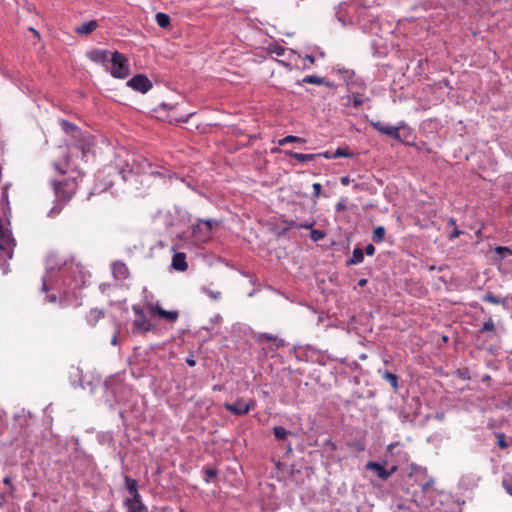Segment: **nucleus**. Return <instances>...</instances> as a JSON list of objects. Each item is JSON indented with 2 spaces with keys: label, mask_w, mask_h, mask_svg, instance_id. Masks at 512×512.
I'll return each instance as SVG.
<instances>
[{
  "label": "nucleus",
  "mask_w": 512,
  "mask_h": 512,
  "mask_svg": "<svg viewBox=\"0 0 512 512\" xmlns=\"http://www.w3.org/2000/svg\"><path fill=\"white\" fill-rule=\"evenodd\" d=\"M56 203L49 210L48 216L55 217L61 213L64 206L72 199L77 190V182L75 178H66L61 181H51Z\"/></svg>",
  "instance_id": "f257e3e1"
},
{
  "label": "nucleus",
  "mask_w": 512,
  "mask_h": 512,
  "mask_svg": "<svg viewBox=\"0 0 512 512\" xmlns=\"http://www.w3.org/2000/svg\"><path fill=\"white\" fill-rule=\"evenodd\" d=\"M110 73L114 78L125 79L130 74L129 63L127 58L120 52L111 53Z\"/></svg>",
  "instance_id": "f03ea898"
},
{
  "label": "nucleus",
  "mask_w": 512,
  "mask_h": 512,
  "mask_svg": "<svg viewBox=\"0 0 512 512\" xmlns=\"http://www.w3.org/2000/svg\"><path fill=\"white\" fill-rule=\"evenodd\" d=\"M254 406L253 400L245 401L242 398L237 399L234 403H224V408L227 411L238 416L247 414Z\"/></svg>",
  "instance_id": "7ed1b4c3"
},
{
  "label": "nucleus",
  "mask_w": 512,
  "mask_h": 512,
  "mask_svg": "<svg viewBox=\"0 0 512 512\" xmlns=\"http://www.w3.org/2000/svg\"><path fill=\"white\" fill-rule=\"evenodd\" d=\"M217 225L214 220H200L193 227V235L198 237L200 241H206L210 238L213 228Z\"/></svg>",
  "instance_id": "20e7f679"
},
{
  "label": "nucleus",
  "mask_w": 512,
  "mask_h": 512,
  "mask_svg": "<svg viewBox=\"0 0 512 512\" xmlns=\"http://www.w3.org/2000/svg\"><path fill=\"white\" fill-rule=\"evenodd\" d=\"M370 125L378 132L385 134L397 141H401L400 129L401 126H391L381 121H369Z\"/></svg>",
  "instance_id": "39448f33"
},
{
  "label": "nucleus",
  "mask_w": 512,
  "mask_h": 512,
  "mask_svg": "<svg viewBox=\"0 0 512 512\" xmlns=\"http://www.w3.org/2000/svg\"><path fill=\"white\" fill-rule=\"evenodd\" d=\"M127 85L134 89L135 91L146 93L152 88V83L148 79V77L144 74H138L134 77H132L128 82Z\"/></svg>",
  "instance_id": "423d86ee"
},
{
  "label": "nucleus",
  "mask_w": 512,
  "mask_h": 512,
  "mask_svg": "<svg viewBox=\"0 0 512 512\" xmlns=\"http://www.w3.org/2000/svg\"><path fill=\"white\" fill-rule=\"evenodd\" d=\"M148 309L152 314L164 318L169 322H175L179 317L178 311H167L163 309L159 304H150L148 305Z\"/></svg>",
  "instance_id": "0eeeda50"
},
{
  "label": "nucleus",
  "mask_w": 512,
  "mask_h": 512,
  "mask_svg": "<svg viewBox=\"0 0 512 512\" xmlns=\"http://www.w3.org/2000/svg\"><path fill=\"white\" fill-rule=\"evenodd\" d=\"M112 275L116 280H126L130 276L127 265L120 260L114 261L111 265Z\"/></svg>",
  "instance_id": "6e6552de"
},
{
  "label": "nucleus",
  "mask_w": 512,
  "mask_h": 512,
  "mask_svg": "<svg viewBox=\"0 0 512 512\" xmlns=\"http://www.w3.org/2000/svg\"><path fill=\"white\" fill-rule=\"evenodd\" d=\"M153 329V324L149 321L146 315L137 317L132 324V332L146 334Z\"/></svg>",
  "instance_id": "1a4fd4ad"
},
{
  "label": "nucleus",
  "mask_w": 512,
  "mask_h": 512,
  "mask_svg": "<svg viewBox=\"0 0 512 512\" xmlns=\"http://www.w3.org/2000/svg\"><path fill=\"white\" fill-rule=\"evenodd\" d=\"M366 468L368 470H373L381 480H387L397 470L396 466H393L390 470H387L377 462H369L366 465Z\"/></svg>",
  "instance_id": "9d476101"
},
{
  "label": "nucleus",
  "mask_w": 512,
  "mask_h": 512,
  "mask_svg": "<svg viewBox=\"0 0 512 512\" xmlns=\"http://www.w3.org/2000/svg\"><path fill=\"white\" fill-rule=\"evenodd\" d=\"M124 506L127 512H145L147 507L142 502V498H127L124 500Z\"/></svg>",
  "instance_id": "9b49d317"
},
{
  "label": "nucleus",
  "mask_w": 512,
  "mask_h": 512,
  "mask_svg": "<svg viewBox=\"0 0 512 512\" xmlns=\"http://www.w3.org/2000/svg\"><path fill=\"white\" fill-rule=\"evenodd\" d=\"M98 27V22L96 20H90L88 22H84L81 25L74 28V32L79 35H88L94 32Z\"/></svg>",
  "instance_id": "f8f14e48"
},
{
  "label": "nucleus",
  "mask_w": 512,
  "mask_h": 512,
  "mask_svg": "<svg viewBox=\"0 0 512 512\" xmlns=\"http://www.w3.org/2000/svg\"><path fill=\"white\" fill-rule=\"evenodd\" d=\"M172 267L180 272L186 271L188 268L186 254L182 252L175 253L172 258Z\"/></svg>",
  "instance_id": "ddd939ff"
},
{
  "label": "nucleus",
  "mask_w": 512,
  "mask_h": 512,
  "mask_svg": "<svg viewBox=\"0 0 512 512\" xmlns=\"http://www.w3.org/2000/svg\"><path fill=\"white\" fill-rule=\"evenodd\" d=\"M124 481H125V487H126L127 491L132 496L131 498H136V497H137V499L141 498V495L138 492L137 481L135 479L131 478L130 476H125Z\"/></svg>",
  "instance_id": "4468645a"
},
{
  "label": "nucleus",
  "mask_w": 512,
  "mask_h": 512,
  "mask_svg": "<svg viewBox=\"0 0 512 512\" xmlns=\"http://www.w3.org/2000/svg\"><path fill=\"white\" fill-rule=\"evenodd\" d=\"M104 317L103 310L94 308L91 309L88 314L86 315V321L90 326H95L98 321Z\"/></svg>",
  "instance_id": "2eb2a0df"
},
{
  "label": "nucleus",
  "mask_w": 512,
  "mask_h": 512,
  "mask_svg": "<svg viewBox=\"0 0 512 512\" xmlns=\"http://www.w3.org/2000/svg\"><path fill=\"white\" fill-rule=\"evenodd\" d=\"M111 53L107 50L95 49L89 53V58L97 63L105 62L108 60Z\"/></svg>",
  "instance_id": "dca6fc26"
},
{
  "label": "nucleus",
  "mask_w": 512,
  "mask_h": 512,
  "mask_svg": "<svg viewBox=\"0 0 512 512\" xmlns=\"http://www.w3.org/2000/svg\"><path fill=\"white\" fill-rule=\"evenodd\" d=\"M258 341H260V342H262V341L273 342V344L277 348L283 347L285 345V342H284L283 339L277 337L276 335H272V334H269V333H261V334H259Z\"/></svg>",
  "instance_id": "f3484780"
},
{
  "label": "nucleus",
  "mask_w": 512,
  "mask_h": 512,
  "mask_svg": "<svg viewBox=\"0 0 512 512\" xmlns=\"http://www.w3.org/2000/svg\"><path fill=\"white\" fill-rule=\"evenodd\" d=\"M284 154L288 157H292L299 162H308L314 160L317 155L316 154H303V153H297L290 150L284 151Z\"/></svg>",
  "instance_id": "a211bd4d"
},
{
  "label": "nucleus",
  "mask_w": 512,
  "mask_h": 512,
  "mask_svg": "<svg viewBox=\"0 0 512 512\" xmlns=\"http://www.w3.org/2000/svg\"><path fill=\"white\" fill-rule=\"evenodd\" d=\"M69 166V157L67 154H63V160L59 162H54V169L61 175L65 174Z\"/></svg>",
  "instance_id": "6ab92c4d"
},
{
  "label": "nucleus",
  "mask_w": 512,
  "mask_h": 512,
  "mask_svg": "<svg viewBox=\"0 0 512 512\" xmlns=\"http://www.w3.org/2000/svg\"><path fill=\"white\" fill-rule=\"evenodd\" d=\"M364 260V253L361 248L356 247L353 250L352 257L347 261V265H357Z\"/></svg>",
  "instance_id": "aec40b11"
},
{
  "label": "nucleus",
  "mask_w": 512,
  "mask_h": 512,
  "mask_svg": "<svg viewBox=\"0 0 512 512\" xmlns=\"http://www.w3.org/2000/svg\"><path fill=\"white\" fill-rule=\"evenodd\" d=\"M382 378L386 380L393 388L394 391H397L399 388L398 385V376L394 373H391L389 371H385L382 374Z\"/></svg>",
  "instance_id": "412c9836"
},
{
  "label": "nucleus",
  "mask_w": 512,
  "mask_h": 512,
  "mask_svg": "<svg viewBox=\"0 0 512 512\" xmlns=\"http://www.w3.org/2000/svg\"><path fill=\"white\" fill-rule=\"evenodd\" d=\"M486 332H490L492 334L491 337L496 336V327L492 318H489L487 321L483 323L478 333L482 334Z\"/></svg>",
  "instance_id": "4be33fe9"
},
{
  "label": "nucleus",
  "mask_w": 512,
  "mask_h": 512,
  "mask_svg": "<svg viewBox=\"0 0 512 512\" xmlns=\"http://www.w3.org/2000/svg\"><path fill=\"white\" fill-rule=\"evenodd\" d=\"M156 23L161 28H167L170 25V17L166 13L158 12L155 16Z\"/></svg>",
  "instance_id": "5701e85b"
},
{
  "label": "nucleus",
  "mask_w": 512,
  "mask_h": 512,
  "mask_svg": "<svg viewBox=\"0 0 512 512\" xmlns=\"http://www.w3.org/2000/svg\"><path fill=\"white\" fill-rule=\"evenodd\" d=\"M306 140L301 138V137H297V136H293V135H288L280 140H278V144L280 146H284L288 143H305Z\"/></svg>",
  "instance_id": "b1692460"
},
{
  "label": "nucleus",
  "mask_w": 512,
  "mask_h": 512,
  "mask_svg": "<svg viewBox=\"0 0 512 512\" xmlns=\"http://www.w3.org/2000/svg\"><path fill=\"white\" fill-rule=\"evenodd\" d=\"M385 233H386V230L383 226H378V227L374 228L373 236H372L373 241L378 242V243L382 242L384 240Z\"/></svg>",
  "instance_id": "393cba45"
},
{
  "label": "nucleus",
  "mask_w": 512,
  "mask_h": 512,
  "mask_svg": "<svg viewBox=\"0 0 512 512\" xmlns=\"http://www.w3.org/2000/svg\"><path fill=\"white\" fill-rule=\"evenodd\" d=\"M273 433H274V436L278 439V440H285L286 437L290 434L289 431H287L284 427L282 426H275L273 428Z\"/></svg>",
  "instance_id": "a878e982"
},
{
  "label": "nucleus",
  "mask_w": 512,
  "mask_h": 512,
  "mask_svg": "<svg viewBox=\"0 0 512 512\" xmlns=\"http://www.w3.org/2000/svg\"><path fill=\"white\" fill-rule=\"evenodd\" d=\"M302 82L313 85H322L324 83V79L317 75H308L302 79Z\"/></svg>",
  "instance_id": "bb28decb"
},
{
  "label": "nucleus",
  "mask_w": 512,
  "mask_h": 512,
  "mask_svg": "<svg viewBox=\"0 0 512 512\" xmlns=\"http://www.w3.org/2000/svg\"><path fill=\"white\" fill-rule=\"evenodd\" d=\"M333 159L335 158H341V157H346V158H351L353 157V153L350 152L348 149H344V148H337L335 150V152L332 154L331 156Z\"/></svg>",
  "instance_id": "cd10ccee"
},
{
  "label": "nucleus",
  "mask_w": 512,
  "mask_h": 512,
  "mask_svg": "<svg viewBox=\"0 0 512 512\" xmlns=\"http://www.w3.org/2000/svg\"><path fill=\"white\" fill-rule=\"evenodd\" d=\"M60 125L66 133H70L77 129V126L67 120H61Z\"/></svg>",
  "instance_id": "c85d7f7f"
},
{
  "label": "nucleus",
  "mask_w": 512,
  "mask_h": 512,
  "mask_svg": "<svg viewBox=\"0 0 512 512\" xmlns=\"http://www.w3.org/2000/svg\"><path fill=\"white\" fill-rule=\"evenodd\" d=\"M495 252L501 258H506L508 255H512V251L508 247L497 246Z\"/></svg>",
  "instance_id": "c756f323"
},
{
  "label": "nucleus",
  "mask_w": 512,
  "mask_h": 512,
  "mask_svg": "<svg viewBox=\"0 0 512 512\" xmlns=\"http://www.w3.org/2000/svg\"><path fill=\"white\" fill-rule=\"evenodd\" d=\"M324 237H325V233L323 231H321V230L314 229L310 233V238L314 242H317V241L323 239Z\"/></svg>",
  "instance_id": "7c9ffc66"
},
{
  "label": "nucleus",
  "mask_w": 512,
  "mask_h": 512,
  "mask_svg": "<svg viewBox=\"0 0 512 512\" xmlns=\"http://www.w3.org/2000/svg\"><path fill=\"white\" fill-rule=\"evenodd\" d=\"M496 437H497V445L501 449H506L508 447V443L506 441L505 435L503 433H498Z\"/></svg>",
  "instance_id": "2f4dec72"
},
{
  "label": "nucleus",
  "mask_w": 512,
  "mask_h": 512,
  "mask_svg": "<svg viewBox=\"0 0 512 512\" xmlns=\"http://www.w3.org/2000/svg\"><path fill=\"white\" fill-rule=\"evenodd\" d=\"M502 485L506 492L512 496V476L503 479Z\"/></svg>",
  "instance_id": "473e14b6"
},
{
  "label": "nucleus",
  "mask_w": 512,
  "mask_h": 512,
  "mask_svg": "<svg viewBox=\"0 0 512 512\" xmlns=\"http://www.w3.org/2000/svg\"><path fill=\"white\" fill-rule=\"evenodd\" d=\"M484 300L486 302H489V303H492V304H500V303H502V301L497 296H495L492 293L486 294L485 297H484Z\"/></svg>",
  "instance_id": "72a5a7b5"
},
{
  "label": "nucleus",
  "mask_w": 512,
  "mask_h": 512,
  "mask_svg": "<svg viewBox=\"0 0 512 512\" xmlns=\"http://www.w3.org/2000/svg\"><path fill=\"white\" fill-rule=\"evenodd\" d=\"M352 102H353L354 107L361 106L363 104V102H364L363 95H361V94H353Z\"/></svg>",
  "instance_id": "f704fd0d"
},
{
  "label": "nucleus",
  "mask_w": 512,
  "mask_h": 512,
  "mask_svg": "<svg viewBox=\"0 0 512 512\" xmlns=\"http://www.w3.org/2000/svg\"><path fill=\"white\" fill-rule=\"evenodd\" d=\"M204 471H205V475H206V481H209L210 479L215 478L218 474L217 470L213 469V468H206Z\"/></svg>",
  "instance_id": "c9c22d12"
},
{
  "label": "nucleus",
  "mask_w": 512,
  "mask_h": 512,
  "mask_svg": "<svg viewBox=\"0 0 512 512\" xmlns=\"http://www.w3.org/2000/svg\"><path fill=\"white\" fill-rule=\"evenodd\" d=\"M312 187H313V195L317 198L320 197L321 191H322V185L320 183H314Z\"/></svg>",
  "instance_id": "e433bc0d"
},
{
  "label": "nucleus",
  "mask_w": 512,
  "mask_h": 512,
  "mask_svg": "<svg viewBox=\"0 0 512 512\" xmlns=\"http://www.w3.org/2000/svg\"><path fill=\"white\" fill-rule=\"evenodd\" d=\"M314 224H315V222H303V223L295 224V228L312 229Z\"/></svg>",
  "instance_id": "4c0bfd02"
},
{
  "label": "nucleus",
  "mask_w": 512,
  "mask_h": 512,
  "mask_svg": "<svg viewBox=\"0 0 512 512\" xmlns=\"http://www.w3.org/2000/svg\"><path fill=\"white\" fill-rule=\"evenodd\" d=\"M206 294L212 298L213 300H218L220 297H221V292L217 291V292H214L212 290H208L206 289L205 290Z\"/></svg>",
  "instance_id": "58836bf2"
},
{
  "label": "nucleus",
  "mask_w": 512,
  "mask_h": 512,
  "mask_svg": "<svg viewBox=\"0 0 512 512\" xmlns=\"http://www.w3.org/2000/svg\"><path fill=\"white\" fill-rule=\"evenodd\" d=\"M132 311L134 312V314H135L136 318H137V317H141V316H144V315H145V313H144L143 309H142V308H140L138 305H133V306H132Z\"/></svg>",
  "instance_id": "ea45409f"
},
{
  "label": "nucleus",
  "mask_w": 512,
  "mask_h": 512,
  "mask_svg": "<svg viewBox=\"0 0 512 512\" xmlns=\"http://www.w3.org/2000/svg\"><path fill=\"white\" fill-rule=\"evenodd\" d=\"M365 253H366L368 256H372V255H374V253H375V247H374L372 244H368V245L365 247Z\"/></svg>",
  "instance_id": "a19ab883"
},
{
  "label": "nucleus",
  "mask_w": 512,
  "mask_h": 512,
  "mask_svg": "<svg viewBox=\"0 0 512 512\" xmlns=\"http://www.w3.org/2000/svg\"><path fill=\"white\" fill-rule=\"evenodd\" d=\"M273 52L278 56H283L285 54V48L281 46H277Z\"/></svg>",
  "instance_id": "79ce46f5"
},
{
  "label": "nucleus",
  "mask_w": 512,
  "mask_h": 512,
  "mask_svg": "<svg viewBox=\"0 0 512 512\" xmlns=\"http://www.w3.org/2000/svg\"><path fill=\"white\" fill-rule=\"evenodd\" d=\"M432 484H433V481L432 480H429L427 482H425L421 487H422V491L423 492H426L428 491L431 487H432Z\"/></svg>",
  "instance_id": "37998d69"
},
{
  "label": "nucleus",
  "mask_w": 512,
  "mask_h": 512,
  "mask_svg": "<svg viewBox=\"0 0 512 512\" xmlns=\"http://www.w3.org/2000/svg\"><path fill=\"white\" fill-rule=\"evenodd\" d=\"M335 208H336V211H343V210L346 209V205H345V203L343 201H339L336 204Z\"/></svg>",
  "instance_id": "c03bdc74"
},
{
  "label": "nucleus",
  "mask_w": 512,
  "mask_h": 512,
  "mask_svg": "<svg viewBox=\"0 0 512 512\" xmlns=\"http://www.w3.org/2000/svg\"><path fill=\"white\" fill-rule=\"evenodd\" d=\"M118 333L119 331L115 332L111 338V344L114 346L118 345Z\"/></svg>",
  "instance_id": "a18cd8bd"
},
{
  "label": "nucleus",
  "mask_w": 512,
  "mask_h": 512,
  "mask_svg": "<svg viewBox=\"0 0 512 512\" xmlns=\"http://www.w3.org/2000/svg\"><path fill=\"white\" fill-rule=\"evenodd\" d=\"M186 363L187 365H189L190 367H194L196 365V360L193 358V357H188L186 359Z\"/></svg>",
  "instance_id": "49530a36"
},
{
  "label": "nucleus",
  "mask_w": 512,
  "mask_h": 512,
  "mask_svg": "<svg viewBox=\"0 0 512 512\" xmlns=\"http://www.w3.org/2000/svg\"><path fill=\"white\" fill-rule=\"evenodd\" d=\"M3 483L7 486H9L10 488H12V482H11V478L9 476H6L4 479H3Z\"/></svg>",
  "instance_id": "de8ad7c7"
},
{
  "label": "nucleus",
  "mask_w": 512,
  "mask_h": 512,
  "mask_svg": "<svg viewBox=\"0 0 512 512\" xmlns=\"http://www.w3.org/2000/svg\"><path fill=\"white\" fill-rule=\"evenodd\" d=\"M340 182H341V184H342V185H348V184H349V182H350V179H349V177L344 176V177H342V178L340 179Z\"/></svg>",
  "instance_id": "09e8293b"
},
{
  "label": "nucleus",
  "mask_w": 512,
  "mask_h": 512,
  "mask_svg": "<svg viewBox=\"0 0 512 512\" xmlns=\"http://www.w3.org/2000/svg\"><path fill=\"white\" fill-rule=\"evenodd\" d=\"M108 287H109V284H106V283L101 284L100 285L101 292L104 293Z\"/></svg>",
  "instance_id": "8fccbe9b"
},
{
  "label": "nucleus",
  "mask_w": 512,
  "mask_h": 512,
  "mask_svg": "<svg viewBox=\"0 0 512 512\" xmlns=\"http://www.w3.org/2000/svg\"><path fill=\"white\" fill-rule=\"evenodd\" d=\"M316 155H317V156H324V157H325V158H327V159L332 158V157H331V156H332V154H330L328 151H327V152H325V153H323V154H316Z\"/></svg>",
  "instance_id": "3c124183"
},
{
  "label": "nucleus",
  "mask_w": 512,
  "mask_h": 512,
  "mask_svg": "<svg viewBox=\"0 0 512 512\" xmlns=\"http://www.w3.org/2000/svg\"><path fill=\"white\" fill-rule=\"evenodd\" d=\"M366 283H367V280H366V279H360L358 284H359L360 286H364V285H366Z\"/></svg>",
  "instance_id": "603ef678"
},
{
  "label": "nucleus",
  "mask_w": 512,
  "mask_h": 512,
  "mask_svg": "<svg viewBox=\"0 0 512 512\" xmlns=\"http://www.w3.org/2000/svg\"><path fill=\"white\" fill-rule=\"evenodd\" d=\"M459 234H460V232H459L458 230H456V231L451 235V238H455V237H457Z\"/></svg>",
  "instance_id": "864d4df0"
},
{
  "label": "nucleus",
  "mask_w": 512,
  "mask_h": 512,
  "mask_svg": "<svg viewBox=\"0 0 512 512\" xmlns=\"http://www.w3.org/2000/svg\"><path fill=\"white\" fill-rule=\"evenodd\" d=\"M307 59H308V61H310L311 63H313V62H314V58H313L312 56H307Z\"/></svg>",
  "instance_id": "5fc2aeb1"
},
{
  "label": "nucleus",
  "mask_w": 512,
  "mask_h": 512,
  "mask_svg": "<svg viewBox=\"0 0 512 512\" xmlns=\"http://www.w3.org/2000/svg\"><path fill=\"white\" fill-rule=\"evenodd\" d=\"M295 224H298V223H297V222H295V221H291V223H290V227H294V228H295Z\"/></svg>",
  "instance_id": "6e6d98bb"
},
{
  "label": "nucleus",
  "mask_w": 512,
  "mask_h": 512,
  "mask_svg": "<svg viewBox=\"0 0 512 512\" xmlns=\"http://www.w3.org/2000/svg\"><path fill=\"white\" fill-rule=\"evenodd\" d=\"M31 31H33V33H34L35 35H38V31H36V30H34V29H31Z\"/></svg>",
  "instance_id": "4d7b16f0"
},
{
  "label": "nucleus",
  "mask_w": 512,
  "mask_h": 512,
  "mask_svg": "<svg viewBox=\"0 0 512 512\" xmlns=\"http://www.w3.org/2000/svg\"><path fill=\"white\" fill-rule=\"evenodd\" d=\"M2 195H3V196H6V192H5V190H3V191H2Z\"/></svg>",
  "instance_id": "13d9d810"
}]
</instances>
